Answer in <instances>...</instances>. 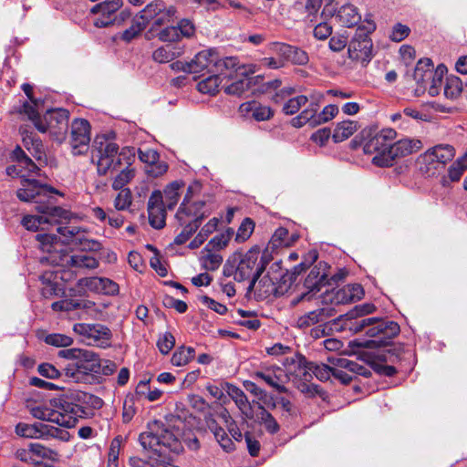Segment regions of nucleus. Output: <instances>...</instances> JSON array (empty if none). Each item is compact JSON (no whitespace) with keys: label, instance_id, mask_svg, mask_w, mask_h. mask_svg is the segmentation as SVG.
Instances as JSON below:
<instances>
[{"label":"nucleus","instance_id":"obj_25","mask_svg":"<svg viewBox=\"0 0 467 467\" xmlns=\"http://www.w3.org/2000/svg\"><path fill=\"white\" fill-rule=\"evenodd\" d=\"M328 270L327 265L324 262H319L316 265L305 280V287L309 292H317L328 282Z\"/></svg>","mask_w":467,"mask_h":467},{"label":"nucleus","instance_id":"obj_22","mask_svg":"<svg viewBox=\"0 0 467 467\" xmlns=\"http://www.w3.org/2000/svg\"><path fill=\"white\" fill-rule=\"evenodd\" d=\"M239 112L242 117L256 121L268 120L274 115L270 107L262 105L255 100L242 103L239 107Z\"/></svg>","mask_w":467,"mask_h":467},{"label":"nucleus","instance_id":"obj_43","mask_svg":"<svg viewBox=\"0 0 467 467\" xmlns=\"http://www.w3.org/2000/svg\"><path fill=\"white\" fill-rule=\"evenodd\" d=\"M164 2L153 1L148 4L138 15L140 21H142L147 26L150 22H153L157 17L159 12L161 11Z\"/></svg>","mask_w":467,"mask_h":467},{"label":"nucleus","instance_id":"obj_6","mask_svg":"<svg viewBox=\"0 0 467 467\" xmlns=\"http://www.w3.org/2000/svg\"><path fill=\"white\" fill-rule=\"evenodd\" d=\"M455 155L454 146L440 143L420 154L416 163L421 174L429 178H435L441 175L446 166L453 161Z\"/></svg>","mask_w":467,"mask_h":467},{"label":"nucleus","instance_id":"obj_47","mask_svg":"<svg viewBox=\"0 0 467 467\" xmlns=\"http://www.w3.org/2000/svg\"><path fill=\"white\" fill-rule=\"evenodd\" d=\"M195 350L192 347H180L171 357V363L176 367L187 365L194 358Z\"/></svg>","mask_w":467,"mask_h":467},{"label":"nucleus","instance_id":"obj_33","mask_svg":"<svg viewBox=\"0 0 467 467\" xmlns=\"http://www.w3.org/2000/svg\"><path fill=\"white\" fill-rule=\"evenodd\" d=\"M224 389L242 413L251 418L252 416L249 414L251 406L244 392L238 387L228 382H224Z\"/></svg>","mask_w":467,"mask_h":467},{"label":"nucleus","instance_id":"obj_48","mask_svg":"<svg viewBox=\"0 0 467 467\" xmlns=\"http://www.w3.org/2000/svg\"><path fill=\"white\" fill-rule=\"evenodd\" d=\"M30 451L32 452L33 457L35 456L39 459L56 462L59 458V454L57 451L37 442L30 443Z\"/></svg>","mask_w":467,"mask_h":467},{"label":"nucleus","instance_id":"obj_37","mask_svg":"<svg viewBox=\"0 0 467 467\" xmlns=\"http://www.w3.org/2000/svg\"><path fill=\"white\" fill-rule=\"evenodd\" d=\"M21 134L23 144L26 149L32 154L33 157L40 161L42 155L44 154V147L41 140L31 132L26 130H23Z\"/></svg>","mask_w":467,"mask_h":467},{"label":"nucleus","instance_id":"obj_62","mask_svg":"<svg viewBox=\"0 0 467 467\" xmlns=\"http://www.w3.org/2000/svg\"><path fill=\"white\" fill-rule=\"evenodd\" d=\"M175 345V338L171 332H165L160 336L157 341V347L161 353L166 355Z\"/></svg>","mask_w":467,"mask_h":467},{"label":"nucleus","instance_id":"obj_29","mask_svg":"<svg viewBox=\"0 0 467 467\" xmlns=\"http://www.w3.org/2000/svg\"><path fill=\"white\" fill-rule=\"evenodd\" d=\"M204 214H198V213H188L184 215L185 223L180 222L181 224H185L182 231L175 237V244H183L186 243L192 234L199 228Z\"/></svg>","mask_w":467,"mask_h":467},{"label":"nucleus","instance_id":"obj_11","mask_svg":"<svg viewBox=\"0 0 467 467\" xmlns=\"http://www.w3.org/2000/svg\"><path fill=\"white\" fill-rule=\"evenodd\" d=\"M122 5L123 0H106L95 5L90 12L95 15H99V16L94 20V26L99 28H103L125 21L130 16V12L122 10L119 15L116 14L120 10Z\"/></svg>","mask_w":467,"mask_h":467},{"label":"nucleus","instance_id":"obj_61","mask_svg":"<svg viewBox=\"0 0 467 467\" xmlns=\"http://www.w3.org/2000/svg\"><path fill=\"white\" fill-rule=\"evenodd\" d=\"M250 81L243 78L233 82L231 85L224 88V92L228 95L241 96L249 89Z\"/></svg>","mask_w":467,"mask_h":467},{"label":"nucleus","instance_id":"obj_30","mask_svg":"<svg viewBox=\"0 0 467 467\" xmlns=\"http://www.w3.org/2000/svg\"><path fill=\"white\" fill-rule=\"evenodd\" d=\"M332 316H334V309L332 307L317 308L301 316L297 319V327L306 328L313 325L325 322Z\"/></svg>","mask_w":467,"mask_h":467},{"label":"nucleus","instance_id":"obj_20","mask_svg":"<svg viewBox=\"0 0 467 467\" xmlns=\"http://www.w3.org/2000/svg\"><path fill=\"white\" fill-rule=\"evenodd\" d=\"M332 364V376L344 384L349 383L353 379L352 370L358 369L357 362L347 358H328Z\"/></svg>","mask_w":467,"mask_h":467},{"label":"nucleus","instance_id":"obj_41","mask_svg":"<svg viewBox=\"0 0 467 467\" xmlns=\"http://www.w3.org/2000/svg\"><path fill=\"white\" fill-rule=\"evenodd\" d=\"M221 74L214 72L213 75L201 80L197 84V89L203 94L215 95L219 91V87L222 83Z\"/></svg>","mask_w":467,"mask_h":467},{"label":"nucleus","instance_id":"obj_17","mask_svg":"<svg viewBox=\"0 0 467 467\" xmlns=\"http://www.w3.org/2000/svg\"><path fill=\"white\" fill-rule=\"evenodd\" d=\"M73 330L100 347L108 346L112 336L110 329L101 324H76Z\"/></svg>","mask_w":467,"mask_h":467},{"label":"nucleus","instance_id":"obj_54","mask_svg":"<svg viewBox=\"0 0 467 467\" xmlns=\"http://www.w3.org/2000/svg\"><path fill=\"white\" fill-rule=\"evenodd\" d=\"M234 234V230L232 228H228L225 232L214 236L210 240L208 244L205 247L221 250L227 246L232 236Z\"/></svg>","mask_w":467,"mask_h":467},{"label":"nucleus","instance_id":"obj_7","mask_svg":"<svg viewBox=\"0 0 467 467\" xmlns=\"http://www.w3.org/2000/svg\"><path fill=\"white\" fill-rule=\"evenodd\" d=\"M406 356H410V353L405 351L404 348L400 345L361 354L363 360L370 365L378 374L388 377L397 373L394 364L401 362Z\"/></svg>","mask_w":467,"mask_h":467},{"label":"nucleus","instance_id":"obj_64","mask_svg":"<svg viewBox=\"0 0 467 467\" xmlns=\"http://www.w3.org/2000/svg\"><path fill=\"white\" fill-rule=\"evenodd\" d=\"M158 37L162 42L180 41L179 29L176 26H166L158 33Z\"/></svg>","mask_w":467,"mask_h":467},{"label":"nucleus","instance_id":"obj_58","mask_svg":"<svg viewBox=\"0 0 467 467\" xmlns=\"http://www.w3.org/2000/svg\"><path fill=\"white\" fill-rule=\"evenodd\" d=\"M254 230V223L251 218H245L241 225L239 226L236 235H235V241L238 243L245 242L249 239L251 234H253Z\"/></svg>","mask_w":467,"mask_h":467},{"label":"nucleus","instance_id":"obj_13","mask_svg":"<svg viewBox=\"0 0 467 467\" xmlns=\"http://www.w3.org/2000/svg\"><path fill=\"white\" fill-rule=\"evenodd\" d=\"M423 147L420 140L405 138L392 144L389 150L381 157H373L372 163L379 167H389L397 158H401L419 151Z\"/></svg>","mask_w":467,"mask_h":467},{"label":"nucleus","instance_id":"obj_12","mask_svg":"<svg viewBox=\"0 0 467 467\" xmlns=\"http://www.w3.org/2000/svg\"><path fill=\"white\" fill-rule=\"evenodd\" d=\"M6 173L9 176H20L21 188L17 190L16 196L22 202H38L36 199L46 196L47 192L58 193L54 188L40 184L34 179L26 178V175L22 174V168L18 164L8 166Z\"/></svg>","mask_w":467,"mask_h":467},{"label":"nucleus","instance_id":"obj_63","mask_svg":"<svg viewBox=\"0 0 467 467\" xmlns=\"http://www.w3.org/2000/svg\"><path fill=\"white\" fill-rule=\"evenodd\" d=\"M136 414L135 396H127L123 403L122 419L124 422H130Z\"/></svg>","mask_w":467,"mask_h":467},{"label":"nucleus","instance_id":"obj_32","mask_svg":"<svg viewBox=\"0 0 467 467\" xmlns=\"http://www.w3.org/2000/svg\"><path fill=\"white\" fill-rule=\"evenodd\" d=\"M184 49L180 45L168 44L158 47L152 53V59L158 63H168L181 57Z\"/></svg>","mask_w":467,"mask_h":467},{"label":"nucleus","instance_id":"obj_8","mask_svg":"<svg viewBox=\"0 0 467 467\" xmlns=\"http://www.w3.org/2000/svg\"><path fill=\"white\" fill-rule=\"evenodd\" d=\"M349 329L355 333L364 331L368 337L379 338L373 341L378 344H386L387 340L400 333V326L397 322L374 317L356 319L351 323Z\"/></svg>","mask_w":467,"mask_h":467},{"label":"nucleus","instance_id":"obj_15","mask_svg":"<svg viewBox=\"0 0 467 467\" xmlns=\"http://www.w3.org/2000/svg\"><path fill=\"white\" fill-rule=\"evenodd\" d=\"M16 432L17 435L28 439H42L47 435L58 437L62 441H67L69 438L67 431H58V429L44 423L28 424L20 422L16 427Z\"/></svg>","mask_w":467,"mask_h":467},{"label":"nucleus","instance_id":"obj_18","mask_svg":"<svg viewBox=\"0 0 467 467\" xmlns=\"http://www.w3.org/2000/svg\"><path fill=\"white\" fill-rule=\"evenodd\" d=\"M350 59L365 63L370 60L372 43L367 34H357L348 46Z\"/></svg>","mask_w":467,"mask_h":467},{"label":"nucleus","instance_id":"obj_42","mask_svg":"<svg viewBox=\"0 0 467 467\" xmlns=\"http://www.w3.org/2000/svg\"><path fill=\"white\" fill-rule=\"evenodd\" d=\"M182 183L180 182H172L166 186L163 192V204L170 210L173 209L180 198V190Z\"/></svg>","mask_w":467,"mask_h":467},{"label":"nucleus","instance_id":"obj_52","mask_svg":"<svg viewBox=\"0 0 467 467\" xmlns=\"http://www.w3.org/2000/svg\"><path fill=\"white\" fill-rule=\"evenodd\" d=\"M292 47L293 46L282 42H272L268 45V50L282 60L285 65L288 62Z\"/></svg>","mask_w":467,"mask_h":467},{"label":"nucleus","instance_id":"obj_50","mask_svg":"<svg viewBox=\"0 0 467 467\" xmlns=\"http://www.w3.org/2000/svg\"><path fill=\"white\" fill-rule=\"evenodd\" d=\"M443 92L446 98L450 99H455L462 92V80L455 76H451L447 78L446 83L443 88Z\"/></svg>","mask_w":467,"mask_h":467},{"label":"nucleus","instance_id":"obj_34","mask_svg":"<svg viewBox=\"0 0 467 467\" xmlns=\"http://www.w3.org/2000/svg\"><path fill=\"white\" fill-rule=\"evenodd\" d=\"M317 110L318 103L310 102L307 108L302 110L299 115L291 119V125L295 128H301L306 123H309L313 127L317 126L318 124L316 123L318 115Z\"/></svg>","mask_w":467,"mask_h":467},{"label":"nucleus","instance_id":"obj_36","mask_svg":"<svg viewBox=\"0 0 467 467\" xmlns=\"http://www.w3.org/2000/svg\"><path fill=\"white\" fill-rule=\"evenodd\" d=\"M299 367L304 366L309 372H311L317 379L321 381H326L332 376V364H316L313 362L307 363L303 357L296 356Z\"/></svg>","mask_w":467,"mask_h":467},{"label":"nucleus","instance_id":"obj_21","mask_svg":"<svg viewBox=\"0 0 467 467\" xmlns=\"http://www.w3.org/2000/svg\"><path fill=\"white\" fill-rule=\"evenodd\" d=\"M363 296L364 289L359 284H349L333 291L330 301L335 305H345L360 300Z\"/></svg>","mask_w":467,"mask_h":467},{"label":"nucleus","instance_id":"obj_24","mask_svg":"<svg viewBox=\"0 0 467 467\" xmlns=\"http://www.w3.org/2000/svg\"><path fill=\"white\" fill-rule=\"evenodd\" d=\"M467 170V151L453 161L447 171L441 177L440 183L442 187H451L452 183L460 182Z\"/></svg>","mask_w":467,"mask_h":467},{"label":"nucleus","instance_id":"obj_35","mask_svg":"<svg viewBox=\"0 0 467 467\" xmlns=\"http://www.w3.org/2000/svg\"><path fill=\"white\" fill-rule=\"evenodd\" d=\"M336 18L342 26L353 27L360 22L361 16L358 12L357 7L348 4L339 8L336 15Z\"/></svg>","mask_w":467,"mask_h":467},{"label":"nucleus","instance_id":"obj_1","mask_svg":"<svg viewBox=\"0 0 467 467\" xmlns=\"http://www.w3.org/2000/svg\"><path fill=\"white\" fill-rule=\"evenodd\" d=\"M92 161L98 173L106 175L118 171L122 164H131L135 159L134 148H124L119 152V146L105 136H97L92 145Z\"/></svg>","mask_w":467,"mask_h":467},{"label":"nucleus","instance_id":"obj_31","mask_svg":"<svg viewBox=\"0 0 467 467\" xmlns=\"http://www.w3.org/2000/svg\"><path fill=\"white\" fill-rule=\"evenodd\" d=\"M60 261L62 265L77 268L95 269L99 266V261L95 257L84 254H64Z\"/></svg>","mask_w":467,"mask_h":467},{"label":"nucleus","instance_id":"obj_2","mask_svg":"<svg viewBox=\"0 0 467 467\" xmlns=\"http://www.w3.org/2000/svg\"><path fill=\"white\" fill-rule=\"evenodd\" d=\"M28 409L34 418L54 422L65 428L74 427L78 419L84 418L87 414L82 406L57 399L28 406Z\"/></svg>","mask_w":467,"mask_h":467},{"label":"nucleus","instance_id":"obj_27","mask_svg":"<svg viewBox=\"0 0 467 467\" xmlns=\"http://www.w3.org/2000/svg\"><path fill=\"white\" fill-rule=\"evenodd\" d=\"M75 278V275L69 270H63L57 268L52 271H45L40 279L43 284H47L50 286V294L58 295L61 291L59 288V280L62 282H69Z\"/></svg>","mask_w":467,"mask_h":467},{"label":"nucleus","instance_id":"obj_3","mask_svg":"<svg viewBox=\"0 0 467 467\" xmlns=\"http://www.w3.org/2000/svg\"><path fill=\"white\" fill-rule=\"evenodd\" d=\"M266 262L260 257V249L253 247L244 254H234L223 267L225 276L236 282H249L247 291L254 290L256 281L265 269Z\"/></svg>","mask_w":467,"mask_h":467},{"label":"nucleus","instance_id":"obj_46","mask_svg":"<svg viewBox=\"0 0 467 467\" xmlns=\"http://www.w3.org/2000/svg\"><path fill=\"white\" fill-rule=\"evenodd\" d=\"M11 158L13 161L17 162L19 167L26 171L28 173H36L38 171L37 166L20 147H16L13 150Z\"/></svg>","mask_w":467,"mask_h":467},{"label":"nucleus","instance_id":"obj_38","mask_svg":"<svg viewBox=\"0 0 467 467\" xmlns=\"http://www.w3.org/2000/svg\"><path fill=\"white\" fill-rule=\"evenodd\" d=\"M200 263L206 271H215L221 266L223 256L213 252L211 248L205 247L201 253Z\"/></svg>","mask_w":467,"mask_h":467},{"label":"nucleus","instance_id":"obj_55","mask_svg":"<svg viewBox=\"0 0 467 467\" xmlns=\"http://www.w3.org/2000/svg\"><path fill=\"white\" fill-rule=\"evenodd\" d=\"M132 203V193L129 188L119 190L114 199V207L118 211H125Z\"/></svg>","mask_w":467,"mask_h":467},{"label":"nucleus","instance_id":"obj_26","mask_svg":"<svg viewBox=\"0 0 467 467\" xmlns=\"http://www.w3.org/2000/svg\"><path fill=\"white\" fill-rule=\"evenodd\" d=\"M199 189L200 185L198 183H194L188 187L187 193L183 199V202H182L176 213V219L179 222L185 223L184 215H188V213H198V214H204L202 212V208L204 207V202L201 201L192 202L191 201L193 193L196 191H199Z\"/></svg>","mask_w":467,"mask_h":467},{"label":"nucleus","instance_id":"obj_56","mask_svg":"<svg viewBox=\"0 0 467 467\" xmlns=\"http://www.w3.org/2000/svg\"><path fill=\"white\" fill-rule=\"evenodd\" d=\"M36 239L39 243V248L46 253L51 254L58 242V237L51 234H38Z\"/></svg>","mask_w":467,"mask_h":467},{"label":"nucleus","instance_id":"obj_59","mask_svg":"<svg viewBox=\"0 0 467 467\" xmlns=\"http://www.w3.org/2000/svg\"><path fill=\"white\" fill-rule=\"evenodd\" d=\"M145 28L144 23L140 21L139 17L136 16L132 20L131 26L122 33L121 38L126 42H130L138 36Z\"/></svg>","mask_w":467,"mask_h":467},{"label":"nucleus","instance_id":"obj_39","mask_svg":"<svg viewBox=\"0 0 467 467\" xmlns=\"http://www.w3.org/2000/svg\"><path fill=\"white\" fill-rule=\"evenodd\" d=\"M256 412V420L264 425L265 429L271 434L276 433L280 427L273 415L266 410V409L260 403H258Z\"/></svg>","mask_w":467,"mask_h":467},{"label":"nucleus","instance_id":"obj_9","mask_svg":"<svg viewBox=\"0 0 467 467\" xmlns=\"http://www.w3.org/2000/svg\"><path fill=\"white\" fill-rule=\"evenodd\" d=\"M46 197L47 195L36 199L38 201L37 203H40L36 206V210L40 213L39 215H26L23 218L22 224L27 230L34 232L45 230V226L47 224H57L69 220L70 213L68 211L57 206L42 204V199Z\"/></svg>","mask_w":467,"mask_h":467},{"label":"nucleus","instance_id":"obj_57","mask_svg":"<svg viewBox=\"0 0 467 467\" xmlns=\"http://www.w3.org/2000/svg\"><path fill=\"white\" fill-rule=\"evenodd\" d=\"M288 231L284 227L277 228L273 234L268 246L272 249H275L282 246H288L289 241L287 239Z\"/></svg>","mask_w":467,"mask_h":467},{"label":"nucleus","instance_id":"obj_49","mask_svg":"<svg viewBox=\"0 0 467 467\" xmlns=\"http://www.w3.org/2000/svg\"><path fill=\"white\" fill-rule=\"evenodd\" d=\"M131 164H122L119 173L114 178L112 188L114 190H121L134 177V170L130 168Z\"/></svg>","mask_w":467,"mask_h":467},{"label":"nucleus","instance_id":"obj_40","mask_svg":"<svg viewBox=\"0 0 467 467\" xmlns=\"http://www.w3.org/2000/svg\"><path fill=\"white\" fill-rule=\"evenodd\" d=\"M358 130L356 121L345 120L337 123L334 130L333 140L336 142H341L352 136Z\"/></svg>","mask_w":467,"mask_h":467},{"label":"nucleus","instance_id":"obj_4","mask_svg":"<svg viewBox=\"0 0 467 467\" xmlns=\"http://www.w3.org/2000/svg\"><path fill=\"white\" fill-rule=\"evenodd\" d=\"M20 113L27 116L40 132H49L57 140H62L67 130L69 111L65 109H54L47 110L40 117L37 104L34 101L25 102Z\"/></svg>","mask_w":467,"mask_h":467},{"label":"nucleus","instance_id":"obj_16","mask_svg":"<svg viewBox=\"0 0 467 467\" xmlns=\"http://www.w3.org/2000/svg\"><path fill=\"white\" fill-rule=\"evenodd\" d=\"M397 137V132L391 128H386L379 130L364 146L366 154H375L374 157H381L387 153Z\"/></svg>","mask_w":467,"mask_h":467},{"label":"nucleus","instance_id":"obj_19","mask_svg":"<svg viewBox=\"0 0 467 467\" xmlns=\"http://www.w3.org/2000/svg\"><path fill=\"white\" fill-rule=\"evenodd\" d=\"M148 213L150 224L155 229H161L165 225L166 212L163 204L162 193L155 191L148 202Z\"/></svg>","mask_w":467,"mask_h":467},{"label":"nucleus","instance_id":"obj_53","mask_svg":"<svg viewBox=\"0 0 467 467\" xmlns=\"http://www.w3.org/2000/svg\"><path fill=\"white\" fill-rule=\"evenodd\" d=\"M308 102V98L305 95H299L289 99L283 106V112L285 115H294Z\"/></svg>","mask_w":467,"mask_h":467},{"label":"nucleus","instance_id":"obj_10","mask_svg":"<svg viewBox=\"0 0 467 467\" xmlns=\"http://www.w3.org/2000/svg\"><path fill=\"white\" fill-rule=\"evenodd\" d=\"M99 366V357L93 351L83 349L78 361L65 368V374L74 382L91 383Z\"/></svg>","mask_w":467,"mask_h":467},{"label":"nucleus","instance_id":"obj_44","mask_svg":"<svg viewBox=\"0 0 467 467\" xmlns=\"http://www.w3.org/2000/svg\"><path fill=\"white\" fill-rule=\"evenodd\" d=\"M177 10L173 5H162L161 11L158 13L157 17L152 22L150 30H156L159 27L171 22L176 17Z\"/></svg>","mask_w":467,"mask_h":467},{"label":"nucleus","instance_id":"obj_45","mask_svg":"<svg viewBox=\"0 0 467 467\" xmlns=\"http://www.w3.org/2000/svg\"><path fill=\"white\" fill-rule=\"evenodd\" d=\"M254 379L263 380L265 383H266L268 386H270L279 393L287 392V389L282 384L280 377H278L274 372L257 371L254 373Z\"/></svg>","mask_w":467,"mask_h":467},{"label":"nucleus","instance_id":"obj_5","mask_svg":"<svg viewBox=\"0 0 467 467\" xmlns=\"http://www.w3.org/2000/svg\"><path fill=\"white\" fill-rule=\"evenodd\" d=\"M192 74L207 70L210 73H223L225 69H235L241 75H250L256 72V66L253 64L238 66V59L234 57L221 58L213 48L203 49L198 52L190 61Z\"/></svg>","mask_w":467,"mask_h":467},{"label":"nucleus","instance_id":"obj_51","mask_svg":"<svg viewBox=\"0 0 467 467\" xmlns=\"http://www.w3.org/2000/svg\"><path fill=\"white\" fill-rule=\"evenodd\" d=\"M446 71L447 68L443 65H441L436 68L433 78H431V80H429V83L427 85L426 90L431 96L434 97L440 93L442 85V78Z\"/></svg>","mask_w":467,"mask_h":467},{"label":"nucleus","instance_id":"obj_60","mask_svg":"<svg viewBox=\"0 0 467 467\" xmlns=\"http://www.w3.org/2000/svg\"><path fill=\"white\" fill-rule=\"evenodd\" d=\"M211 431H213L218 443L224 451H231L234 449V442L228 437L227 433L224 431L223 428L216 427L215 429H213V427L211 426Z\"/></svg>","mask_w":467,"mask_h":467},{"label":"nucleus","instance_id":"obj_23","mask_svg":"<svg viewBox=\"0 0 467 467\" xmlns=\"http://www.w3.org/2000/svg\"><path fill=\"white\" fill-rule=\"evenodd\" d=\"M78 285L79 286H85L96 293H101L105 295L113 296L119 292V285L114 281L105 277L94 276L81 278L78 280Z\"/></svg>","mask_w":467,"mask_h":467},{"label":"nucleus","instance_id":"obj_28","mask_svg":"<svg viewBox=\"0 0 467 467\" xmlns=\"http://www.w3.org/2000/svg\"><path fill=\"white\" fill-rule=\"evenodd\" d=\"M434 73L433 64L430 58H422L418 61L413 74L414 80L418 85L417 92L426 91L429 80L433 78Z\"/></svg>","mask_w":467,"mask_h":467},{"label":"nucleus","instance_id":"obj_14","mask_svg":"<svg viewBox=\"0 0 467 467\" xmlns=\"http://www.w3.org/2000/svg\"><path fill=\"white\" fill-rule=\"evenodd\" d=\"M90 142V125L87 119H76L72 121L70 145L74 155L88 151Z\"/></svg>","mask_w":467,"mask_h":467}]
</instances>
